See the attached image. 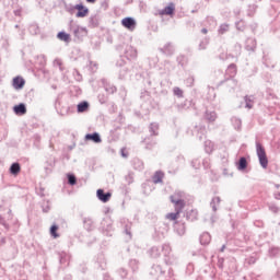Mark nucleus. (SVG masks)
Listing matches in <instances>:
<instances>
[{"instance_id":"obj_1","label":"nucleus","mask_w":280,"mask_h":280,"mask_svg":"<svg viewBox=\"0 0 280 280\" xmlns=\"http://www.w3.org/2000/svg\"><path fill=\"white\" fill-rule=\"evenodd\" d=\"M161 253L164 256V262L166 266H171L175 262L174 256H171V253H172L171 245L164 244L161 247H152L151 249H149V255L152 258H159L161 256Z\"/></svg>"},{"instance_id":"obj_2","label":"nucleus","mask_w":280,"mask_h":280,"mask_svg":"<svg viewBox=\"0 0 280 280\" xmlns=\"http://www.w3.org/2000/svg\"><path fill=\"white\" fill-rule=\"evenodd\" d=\"M170 200L172 203H174L175 212H170L166 214V218L171 221H176L184 210L186 202L182 198H176V195H171Z\"/></svg>"},{"instance_id":"obj_3","label":"nucleus","mask_w":280,"mask_h":280,"mask_svg":"<svg viewBox=\"0 0 280 280\" xmlns=\"http://www.w3.org/2000/svg\"><path fill=\"white\" fill-rule=\"evenodd\" d=\"M237 74V66L235 63H230L225 70V78L224 80H221L218 83V86L223 85L224 83H228V86L231 89L236 88L237 81L234 79V77Z\"/></svg>"},{"instance_id":"obj_4","label":"nucleus","mask_w":280,"mask_h":280,"mask_svg":"<svg viewBox=\"0 0 280 280\" xmlns=\"http://www.w3.org/2000/svg\"><path fill=\"white\" fill-rule=\"evenodd\" d=\"M256 153H257V156H258V161H259V164L260 166L266 170L268 168V164H269V160H268V156H267V153H266V149L265 147L260 143V142H256Z\"/></svg>"},{"instance_id":"obj_5","label":"nucleus","mask_w":280,"mask_h":280,"mask_svg":"<svg viewBox=\"0 0 280 280\" xmlns=\"http://www.w3.org/2000/svg\"><path fill=\"white\" fill-rule=\"evenodd\" d=\"M165 273H166V269H164L162 265L154 264L150 267V270H149V275L155 280H160L165 276Z\"/></svg>"},{"instance_id":"obj_6","label":"nucleus","mask_w":280,"mask_h":280,"mask_svg":"<svg viewBox=\"0 0 280 280\" xmlns=\"http://www.w3.org/2000/svg\"><path fill=\"white\" fill-rule=\"evenodd\" d=\"M121 26L130 32H133L137 27V21L132 16H126L121 20Z\"/></svg>"},{"instance_id":"obj_7","label":"nucleus","mask_w":280,"mask_h":280,"mask_svg":"<svg viewBox=\"0 0 280 280\" xmlns=\"http://www.w3.org/2000/svg\"><path fill=\"white\" fill-rule=\"evenodd\" d=\"M159 51L166 57H172L175 54V46L172 42H167L163 47L159 48Z\"/></svg>"},{"instance_id":"obj_8","label":"nucleus","mask_w":280,"mask_h":280,"mask_svg":"<svg viewBox=\"0 0 280 280\" xmlns=\"http://www.w3.org/2000/svg\"><path fill=\"white\" fill-rule=\"evenodd\" d=\"M74 9H77L75 18L77 19H84L89 15L90 10L83 3L74 4Z\"/></svg>"},{"instance_id":"obj_9","label":"nucleus","mask_w":280,"mask_h":280,"mask_svg":"<svg viewBox=\"0 0 280 280\" xmlns=\"http://www.w3.org/2000/svg\"><path fill=\"white\" fill-rule=\"evenodd\" d=\"M101 83L107 94L113 95L117 92V86L110 83L106 78L101 79Z\"/></svg>"},{"instance_id":"obj_10","label":"nucleus","mask_w":280,"mask_h":280,"mask_svg":"<svg viewBox=\"0 0 280 280\" xmlns=\"http://www.w3.org/2000/svg\"><path fill=\"white\" fill-rule=\"evenodd\" d=\"M120 225L124 229V233L128 236V238L132 240V232H131L132 223H130L128 219L121 218Z\"/></svg>"},{"instance_id":"obj_11","label":"nucleus","mask_w":280,"mask_h":280,"mask_svg":"<svg viewBox=\"0 0 280 280\" xmlns=\"http://www.w3.org/2000/svg\"><path fill=\"white\" fill-rule=\"evenodd\" d=\"M96 198L103 202V203H107L110 198H112V192L110 191H105L103 188H98L96 190Z\"/></svg>"},{"instance_id":"obj_12","label":"nucleus","mask_w":280,"mask_h":280,"mask_svg":"<svg viewBox=\"0 0 280 280\" xmlns=\"http://www.w3.org/2000/svg\"><path fill=\"white\" fill-rule=\"evenodd\" d=\"M176 7L174 2H170L165 8L159 11V15L174 16Z\"/></svg>"},{"instance_id":"obj_13","label":"nucleus","mask_w":280,"mask_h":280,"mask_svg":"<svg viewBox=\"0 0 280 280\" xmlns=\"http://www.w3.org/2000/svg\"><path fill=\"white\" fill-rule=\"evenodd\" d=\"M72 34L75 40H82V38L88 34V30L86 27L75 26L72 28Z\"/></svg>"},{"instance_id":"obj_14","label":"nucleus","mask_w":280,"mask_h":280,"mask_svg":"<svg viewBox=\"0 0 280 280\" xmlns=\"http://www.w3.org/2000/svg\"><path fill=\"white\" fill-rule=\"evenodd\" d=\"M124 55L127 60H133L138 57V51L133 46L128 45L124 50Z\"/></svg>"},{"instance_id":"obj_15","label":"nucleus","mask_w":280,"mask_h":280,"mask_svg":"<svg viewBox=\"0 0 280 280\" xmlns=\"http://www.w3.org/2000/svg\"><path fill=\"white\" fill-rule=\"evenodd\" d=\"M84 140L92 141L93 143H96V144L102 143V137H101L100 132H97V131H94L91 133H85Z\"/></svg>"},{"instance_id":"obj_16","label":"nucleus","mask_w":280,"mask_h":280,"mask_svg":"<svg viewBox=\"0 0 280 280\" xmlns=\"http://www.w3.org/2000/svg\"><path fill=\"white\" fill-rule=\"evenodd\" d=\"M13 113L18 116H24L27 113V107L25 103L15 104L13 106Z\"/></svg>"},{"instance_id":"obj_17","label":"nucleus","mask_w":280,"mask_h":280,"mask_svg":"<svg viewBox=\"0 0 280 280\" xmlns=\"http://www.w3.org/2000/svg\"><path fill=\"white\" fill-rule=\"evenodd\" d=\"M82 223H83V229L85 231H88V232L94 231L95 226H94V221L92 218H89V217L82 218Z\"/></svg>"},{"instance_id":"obj_18","label":"nucleus","mask_w":280,"mask_h":280,"mask_svg":"<svg viewBox=\"0 0 280 280\" xmlns=\"http://www.w3.org/2000/svg\"><path fill=\"white\" fill-rule=\"evenodd\" d=\"M25 86V79L21 75L13 78V89L20 91Z\"/></svg>"},{"instance_id":"obj_19","label":"nucleus","mask_w":280,"mask_h":280,"mask_svg":"<svg viewBox=\"0 0 280 280\" xmlns=\"http://www.w3.org/2000/svg\"><path fill=\"white\" fill-rule=\"evenodd\" d=\"M257 48V40L253 37H248L245 42V49L247 51H255Z\"/></svg>"},{"instance_id":"obj_20","label":"nucleus","mask_w":280,"mask_h":280,"mask_svg":"<svg viewBox=\"0 0 280 280\" xmlns=\"http://www.w3.org/2000/svg\"><path fill=\"white\" fill-rule=\"evenodd\" d=\"M185 218L189 222H194L198 220V210L197 209L187 210L185 213Z\"/></svg>"},{"instance_id":"obj_21","label":"nucleus","mask_w":280,"mask_h":280,"mask_svg":"<svg viewBox=\"0 0 280 280\" xmlns=\"http://www.w3.org/2000/svg\"><path fill=\"white\" fill-rule=\"evenodd\" d=\"M90 109V103L88 101H81L77 104V113L83 114Z\"/></svg>"},{"instance_id":"obj_22","label":"nucleus","mask_w":280,"mask_h":280,"mask_svg":"<svg viewBox=\"0 0 280 280\" xmlns=\"http://www.w3.org/2000/svg\"><path fill=\"white\" fill-rule=\"evenodd\" d=\"M194 132H197V138L202 141L206 138L207 128L205 126H195Z\"/></svg>"},{"instance_id":"obj_23","label":"nucleus","mask_w":280,"mask_h":280,"mask_svg":"<svg viewBox=\"0 0 280 280\" xmlns=\"http://www.w3.org/2000/svg\"><path fill=\"white\" fill-rule=\"evenodd\" d=\"M236 167L238 171L244 172L248 167V162L246 156H241L236 163Z\"/></svg>"},{"instance_id":"obj_24","label":"nucleus","mask_w":280,"mask_h":280,"mask_svg":"<svg viewBox=\"0 0 280 280\" xmlns=\"http://www.w3.org/2000/svg\"><path fill=\"white\" fill-rule=\"evenodd\" d=\"M57 39L63 43H70L71 42V35L65 31H59L56 35Z\"/></svg>"},{"instance_id":"obj_25","label":"nucleus","mask_w":280,"mask_h":280,"mask_svg":"<svg viewBox=\"0 0 280 280\" xmlns=\"http://www.w3.org/2000/svg\"><path fill=\"white\" fill-rule=\"evenodd\" d=\"M192 106V101L191 100H185L180 104H176V108L178 112H184L189 109Z\"/></svg>"},{"instance_id":"obj_26","label":"nucleus","mask_w":280,"mask_h":280,"mask_svg":"<svg viewBox=\"0 0 280 280\" xmlns=\"http://www.w3.org/2000/svg\"><path fill=\"white\" fill-rule=\"evenodd\" d=\"M9 173L13 176H18L21 173V164L19 162L11 163L9 167Z\"/></svg>"},{"instance_id":"obj_27","label":"nucleus","mask_w":280,"mask_h":280,"mask_svg":"<svg viewBox=\"0 0 280 280\" xmlns=\"http://www.w3.org/2000/svg\"><path fill=\"white\" fill-rule=\"evenodd\" d=\"M174 231L178 236H184L186 234V224L185 223H175Z\"/></svg>"},{"instance_id":"obj_28","label":"nucleus","mask_w":280,"mask_h":280,"mask_svg":"<svg viewBox=\"0 0 280 280\" xmlns=\"http://www.w3.org/2000/svg\"><path fill=\"white\" fill-rule=\"evenodd\" d=\"M199 242L202 246H207L211 242V234L209 232H203L202 235L199 236Z\"/></svg>"},{"instance_id":"obj_29","label":"nucleus","mask_w":280,"mask_h":280,"mask_svg":"<svg viewBox=\"0 0 280 280\" xmlns=\"http://www.w3.org/2000/svg\"><path fill=\"white\" fill-rule=\"evenodd\" d=\"M220 205H221V197L220 196L212 197V199L210 201V207H211L213 213H215L218 211V207Z\"/></svg>"},{"instance_id":"obj_30","label":"nucleus","mask_w":280,"mask_h":280,"mask_svg":"<svg viewBox=\"0 0 280 280\" xmlns=\"http://www.w3.org/2000/svg\"><path fill=\"white\" fill-rule=\"evenodd\" d=\"M159 129H160V125L159 122H151L149 125V133L151 137H156L159 136Z\"/></svg>"},{"instance_id":"obj_31","label":"nucleus","mask_w":280,"mask_h":280,"mask_svg":"<svg viewBox=\"0 0 280 280\" xmlns=\"http://www.w3.org/2000/svg\"><path fill=\"white\" fill-rule=\"evenodd\" d=\"M164 178V172L162 171H155L154 175L152 176V182L154 184H161Z\"/></svg>"},{"instance_id":"obj_32","label":"nucleus","mask_w":280,"mask_h":280,"mask_svg":"<svg viewBox=\"0 0 280 280\" xmlns=\"http://www.w3.org/2000/svg\"><path fill=\"white\" fill-rule=\"evenodd\" d=\"M28 33L33 36L40 34V28L37 23H32L28 25Z\"/></svg>"},{"instance_id":"obj_33","label":"nucleus","mask_w":280,"mask_h":280,"mask_svg":"<svg viewBox=\"0 0 280 280\" xmlns=\"http://www.w3.org/2000/svg\"><path fill=\"white\" fill-rule=\"evenodd\" d=\"M205 118L209 122H213V121L217 120V113L214 110L207 109L206 113H205Z\"/></svg>"},{"instance_id":"obj_34","label":"nucleus","mask_w":280,"mask_h":280,"mask_svg":"<svg viewBox=\"0 0 280 280\" xmlns=\"http://www.w3.org/2000/svg\"><path fill=\"white\" fill-rule=\"evenodd\" d=\"M176 62L178 63V66H180L182 68L186 67L188 63V57L185 55H178L176 57Z\"/></svg>"},{"instance_id":"obj_35","label":"nucleus","mask_w":280,"mask_h":280,"mask_svg":"<svg viewBox=\"0 0 280 280\" xmlns=\"http://www.w3.org/2000/svg\"><path fill=\"white\" fill-rule=\"evenodd\" d=\"M46 166L44 167L45 168V172L46 174H50L52 172V168L55 167L56 165V160H49V161H46Z\"/></svg>"},{"instance_id":"obj_36","label":"nucleus","mask_w":280,"mask_h":280,"mask_svg":"<svg viewBox=\"0 0 280 280\" xmlns=\"http://www.w3.org/2000/svg\"><path fill=\"white\" fill-rule=\"evenodd\" d=\"M244 102H245V108L252 109L254 107L253 103H254V96L250 95H245L244 96Z\"/></svg>"},{"instance_id":"obj_37","label":"nucleus","mask_w":280,"mask_h":280,"mask_svg":"<svg viewBox=\"0 0 280 280\" xmlns=\"http://www.w3.org/2000/svg\"><path fill=\"white\" fill-rule=\"evenodd\" d=\"M231 122H232L235 130H241L242 129V119L241 118L232 117Z\"/></svg>"},{"instance_id":"obj_38","label":"nucleus","mask_w":280,"mask_h":280,"mask_svg":"<svg viewBox=\"0 0 280 280\" xmlns=\"http://www.w3.org/2000/svg\"><path fill=\"white\" fill-rule=\"evenodd\" d=\"M213 149H214V143L211 140H206L205 141L206 153H208V154L212 153Z\"/></svg>"},{"instance_id":"obj_39","label":"nucleus","mask_w":280,"mask_h":280,"mask_svg":"<svg viewBox=\"0 0 280 280\" xmlns=\"http://www.w3.org/2000/svg\"><path fill=\"white\" fill-rule=\"evenodd\" d=\"M58 230H59V226L56 225V223H54V224L50 225V228H49V234H50L54 238H58V237H59Z\"/></svg>"},{"instance_id":"obj_40","label":"nucleus","mask_w":280,"mask_h":280,"mask_svg":"<svg viewBox=\"0 0 280 280\" xmlns=\"http://www.w3.org/2000/svg\"><path fill=\"white\" fill-rule=\"evenodd\" d=\"M67 182H68V185H70V186L77 185V176L73 173H68Z\"/></svg>"},{"instance_id":"obj_41","label":"nucleus","mask_w":280,"mask_h":280,"mask_svg":"<svg viewBox=\"0 0 280 280\" xmlns=\"http://www.w3.org/2000/svg\"><path fill=\"white\" fill-rule=\"evenodd\" d=\"M210 44V39L208 37H205L198 45V50H206L207 47Z\"/></svg>"},{"instance_id":"obj_42","label":"nucleus","mask_w":280,"mask_h":280,"mask_svg":"<svg viewBox=\"0 0 280 280\" xmlns=\"http://www.w3.org/2000/svg\"><path fill=\"white\" fill-rule=\"evenodd\" d=\"M173 95L176 96L177 98H184V90L180 89L179 86H174Z\"/></svg>"},{"instance_id":"obj_43","label":"nucleus","mask_w":280,"mask_h":280,"mask_svg":"<svg viewBox=\"0 0 280 280\" xmlns=\"http://www.w3.org/2000/svg\"><path fill=\"white\" fill-rule=\"evenodd\" d=\"M130 269L132 270V272H136L139 269V260L136 259H131L128 262Z\"/></svg>"},{"instance_id":"obj_44","label":"nucleus","mask_w":280,"mask_h":280,"mask_svg":"<svg viewBox=\"0 0 280 280\" xmlns=\"http://www.w3.org/2000/svg\"><path fill=\"white\" fill-rule=\"evenodd\" d=\"M230 31V25L229 24H226V23H223V24H221L220 26H219V30H218V33L220 34V35H224L226 32H229Z\"/></svg>"},{"instance_id":"obj_45","label":"nucleus","mask_w":280,"mask_h":280,"mask_svg":"<svg viewBox=\"0 0 280 280\" xmlns=\"http://www.w3.org/2000/svg\"><path fill=\"white\" fill-rule=\"evenodd\" d=\"M185 85L187 88H192L195 85V77L194 75H188L186 79H185Z\"/></svg>"},{"instance_id":"obj_46","label":"nucleus","mask_w":280,"mask_h":280,"mask_svg":"<svg viewBox=\"0 0 280 280\" xmlns=\"http://www.w3.org/2000/svg\"><path fill=\"white\" fill-rule=\"evenodd\" d=\"M65 10L66 12H68L69 14L73 15L74 12L77 11V8L74 4H65Z\"/></svg>"},{"instance_id":"obj_47","label":"nucleus","mask_w":280,"mask_h":280,"mask_svg":"<svg viewBox=\"0 0 280 280\" xmlns=\"http://www.w3.org/2000/svg\"><path fill=\"white\" fill-rule=\"evenodd\" d=\"M125 182L127 185H131L135 182L133 173L129 172L127 175H125Z\"/></svg>"},{"instance_id":"obj_48","label":"nucleus","mask_w":280,"mask_h":280,"mask_svg":"<svg viewBox=\"0 0 280 280\" xmlns=\"http://www.w3.org/2000/svg\"><path fill=\"white\" fill-rule=\"evenodd\" d=\"M280 254V247H270L269 248V256L277 257Z\"/></svg>"},{"instance_id":"obj_49","label":"nucleus","mask_w":280,"mask_h":280,"mask_svg":"<svg viewBox=\"0 0 280 280\" xmlns=\"http://www.w3.org/2000/svg\"><path fill=\"white\" fill-rule=\"evenodd\" d=\"M129 72V69L128 67H122L120 70H119V80H124L127 75V73Z\"/></svg>"},{"instance_id":"obj_50","label":"nucleus","mask_w":280,"mask_h":280,"mask_svg":"<svg viewBox=\"0 0 280 280\" xmlns=\"http://www.w3.org/2000/svg\"><path fill=\"white\" fill-rule=\"evenodd\" d=\"M60 116H67L70 114V106H62L61 109L58 112Z\"/></svg>"},{"instance_id":"obj_51","label":"nucleus","mask_w":280,"mask_h":280,"mask_svg":"<svg viewBox=\"0 0 280 280\" xmlns=\"http://www.w3.org/2000/svg\"><path fill=\"white\" fill-rule=\"evenodd\" d=\"M200 166H201L200 159H192L191 160V167L192 168L198 170V168H200Z\"/></svg>"},{"instance_id":"obj_52","label":"nucleus","mask_w":280,"mask_h":280,"mask_svg":"<svg viewBox=\"0 0 280 280\" xmlns=\"http://www.w3.org/2000/svg\"><path fill=\"white\" fill-rule=\"evenodd\" d=\"M97 101L101 105H104L107 103L108 97L105 94H98L97 95Z\"/></svg>"},{"instance_id":"obj_53","label":"nucleus","mask_w":280,"mask_h":280,"mask_svg":"<svg viewBox=\"0 0 280 280\" xmlns=\"http://www.w3.org/2000/svg\"><path fill=\"white\" fill-rule=\"evenodd\" d=\"M0 225L4 226V230H7V231L10 230V225H9V223H7V220L3 215H0Z\"/></svg>"},{"instance_id":"obj_54","label":"nucleus","mask_w":280,"mask_h":280,"mask_svg":"<svg viewBox=\"0 0 280 280\" xmlns=\"http://www.w3.org/2000/svg\"><path fill=\"white\" fill-rule=\"evenodd\" d=\"M118 275L121 279H126L128 276V271L121 267L120 269H118Z\"/></svg>"},{"instance_id":"obj_55","label":"nucleus","mask_w":280,"mask_h":280,"mask_svg":"<svg viewBox=\"0 0 280 280\" xmlns=\"http://www.w3.org/2000/svg\"><path fill=\"white\" fill-rule=\"evenodd\" d=\"M116 67H119V68H125L126 67V60L120 57L117 61H116Z\"/></svg>"},{"instance_id":"obj_56","label":"nucleus","mask_w":280,"mask_h":280,"mask_svg":"<svg viewBox=\"0 0 280 280\" xmlns=\"http://www.w3.org/2000/svg\"><path fill=\"white\" fill-rule=\"evenodd\" d=\"M269 210L273 213H278L280 211V208L275 203H270L269 205Z\"/></svg>"},{"instance_id":"obj_57","label":"nucleus","mask_w":280,"mask_h":280,"mask_svg":"<svg viewBox=\"0 0 280 280\" xmlns=\"http://www.w3.org/2000/svg\"><path fill=\"white\" fill-rule=\"evenodd\" d=\"M235 27L237 31H244V21H237L235 22Z\"/></svg>"},{"instance_id":"obj_58","label":"nucleus","mask_w":280,"mask_h":280,"mask_svg":"<svg viewBox=\"0 0 280 280\" xmlns=\"http://www.w3.org/2000/svg\"><path fill=\"white\" fill-rule=\"evenodd\" d=\"M42 211L44 213H48L50 211V206L48 202H46L45 205H42Z\"/></svg>"},{"instance_id":"obj_59","label":"nucleus","mask_w":280,"mask_h":280,"mask_svg":"<svg viewBox=\"0 0 280 280\" xmlns=\"http://www.w3.org/2000/svg\"><path fill=\"white\" fill-rule=\"evenodd\" d=\"M67 261V258H66V254H60L59 255V264L62 265Z\"/></svg>"},{"instance_id":"obj_60","label":"nucleus","mask_w":280,"mask_h":280,"mask_svg":"<svg viewBox=\"0 0 280 280\" xmlns=\"http://www.w3.org/2000/svg\"><path fill=\"white\" fill-rule=\"evenodd\" d=\"M202 165L205 168H208L209 167V159H203Z\"/></svg>"},{"instance_id":"obj_61","label":"nucleus","mask_w":280,"mask_h":280,"mask_svg":"<svg viewBox=\"0 0 280 280\" xmlns=\"http://www.w3.org/2000/svg\"><path fill=\"white\" fill-rule=\"evenodd\" d=\"M101 7L104 8V10H107L108 9V2L107 1H103L101 3Z\"/></svg>"},{"instance_id":"obj_62","label":"nucleus","mask_w":280,"mask_h":280,"mask_svg":"<svg viewBox=\"0 0 280 280\" xmlns=\"http://www.w3.org/2000/svg\"><path fill=\"white\" fill-rule=\"evenodd\" d=\"M62 280H72V276L70 273H67L63 276Z\"/></svg>"},{"instance_id":"obj_63","label":"nucleus","mask_w":280,"mask_h":280,"mask_svg":"<svg viewBox=\"0 0 280 280\" xmlns=\"http://www.w3.org/2000/svg\"><path fill=\"white\" fill-rule=\"evenodd\" d=\"M173 276H174V271H173V269L170 268V269L167 270V277H168V278H172Z\"/></svg>"},{"instance_id":"obj_64","label":"nucleus","mask_w":280,"mask_h":280,"mask_svg":"<svg viewBox=\"0 0 280 280\" xmlns=\"http://www.w3.org/2000/svg\"><path fill=\"white\" fill-rule=\"evenodd\" d=\"M276 200H280V191L273 194Z\"/></svg>"}]
</instances>
